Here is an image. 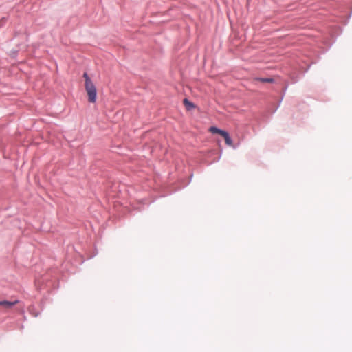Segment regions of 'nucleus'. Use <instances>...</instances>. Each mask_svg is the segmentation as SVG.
Wrapping results in <instances>:
<instances>
[{
	"label": "nucleus",
	"instance_id": "nucleus-1",
	"mask_svg": "<svg viewBox=\"0 0 352 352\" xmlns=\"http://www.w3.org/2000/svg\"><path fill=\"white\" fill-rule=\"evenodd\" d=\"M83 78L85 79V89L88 96V101L91 103H95L97 98L96 87L87 72L83 74Z\"/></svg>",
	"mask_w": 352,
	"mask_h": 352
},
{
	"label": "nucleus",
	"instance_id": "nucleus-2",
	"mask_svg": "<svg viewBox=\"0 0 352 352\" xmlns=\"http://www.w3.org/2000/svg\"><path fill=\"white\" fill-rule=\"evenodd\" d=\"M209 131L211 132L212 133L219 134L224 138L226 144L227 145L230 146H232V140H231L228 132H226L223 130L219 129L215 126H211L209 129Z\"/></svg>",
	"mask_w": 352,
	"mask_h": 352
},
{
	"label": "nucleus",
	"instance_id": "nucleus-3",
	"mask_svg": "<svg viewBox=\"0 0 352 352\" xmlns=\"http://www.w3.org/2000/svg\"><path fill=\"white\" fill-rule=\"evenodd\" d=\"M18 302V300H14L12 302L8 300H1L0 301V306L3 307L7 310H9L11 309L12 307L16 305Z\"/></svg>",
	"mask_w": 352,
	"mask_h": 352
},
{
	"label": "nucleus",
	"instance_id": "nucleus-4",
	"mask_svg": "<svg viewBox=\"0 0 352 352\" xmlns=\"http://www.w3.org/2000/svg\"><path fill=\"white\" fill-rule=\"evenodd\" d=\"M253 81L254 82H274V79L272 78H255Z\"/></svg>",
	"mask_w": 352,
	"mask_h": 352
},
{
	"label": "nucleus",
	"instance_id": "nucleus-5",
	"mask_svg": "<svg viewBox=\"0 0 352 352\" xmlns=\"http://www.w3.org/2000/svg\"><path fill=\"white\" fill-rule=\"evenodd\" d=\"M184 104L187 108V109L190 110L194 109L195 107V104L190 102L187 98L184 99Z\"/></svg>",
	"mask_w": 352,
	"mask_h": 352
}]
</instances>
